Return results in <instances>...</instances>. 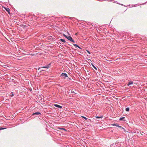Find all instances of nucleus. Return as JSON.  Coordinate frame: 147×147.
<instances>
[{
    "instance_id": "nucleus-18",
    "label": "nucleus",
    "mask_w": 147,
    "mask_h": 147,
    "mask_svg": "<svg viewBox=\"0 0 147 147\" xmlns=\"http://www.w3.org/2000/svg\"><path fill=\"white\" fill-rule=\"evenodd\" d=\"M51 65V63H50L47 65L49 67V68L50 67Z\"/></svg>"
},
{
    "instance_id": "nucleus-26",
    "label": "nucleus",
    "mask_w": 147,
    "mask_h": 147,
    "mask_svg": "<svg viewBox=\"0 0 147 147\" xmlns=\"http://www.w3.org/2000/svg\"><path fill=\"white\" fill-rule=\"evenodd\" d=\"M36 19L37 20H38V19L39 18V17H36Z\"/></svg>"
},
{
    "instance_id": "nucleus-1",
    "label": "nucleus",
    "mask_w": 147,
    "mask_h": 147,
    "mask_svg": "<svg viewBox=\"0 0 147 147\" xmlns=\"http://www.w3.org/2000/svg\"><path fill=\"white\" fill-rule=\"evenodd\" d=\"M66 38L69 40L73 42H75V41L70 36H68L67 37H66Z\"/></svg>"
},
{
    "instance_id": "nucleus-10",
    "label": "nucleus",
    "mask_w": 147,
    "mask_h": 147,
    "mask_svg": "<svg viewBox=\"0 0 147 147\" xmlns=\"http://www.w3.org/2000/svg\"><path fill=\"white\" fill-rule=\"evenodd\" d=\"M75 91H76V90L72 89L71 90V93H74V94H76V93H75Z\"/></svg>"
},
{
    "instance_id": "nucleus-2",
    "label": "nucleus",
    "mask_w": 147,
    "mask_h": 147,
    "mask_svg": "<svg viewBox=\"0 0 147 147\" xmlns=\"http://www.w3.org/2000/svg\"><path fill=\"white\" fill-rule=\"evenodd\" d=\"M53 105L56 107L58 108H59L60 109H62V106H60L56 104H54Z\"/></svg>"
},
{
    "instance_id": "nucleus-6",
    "label": "nucleus",
    "mask_w": 147,
    "mask_h": 147,
    "mask_svg": "<svg viewBox=\"0 0 147 147\" xmlns=\"http://www.w3.org/2000/svg\"><path fill=\"white\" fill-rule=\"evenodd\" d=\"M41 114L39 113V112H35V113H33L32 115H41Z\"/></svg>"
},
{
    "instance_id": "nucleus-5",
    "label": "nucleus",
    "mask_w": 147,
    "mask_h": 147,
    "mask_svg": "<svg viewBox=\"0 0 147 147\" xmlns=\"http://www.w3.org/2000/svg\"><path fill=\"white\" fill-rule=\"evenodd\" d=\"M4 8L5 10L8 12V13L10 14V9L8 8L5 7Z\"/></svg>"
},
{
    "instance_id": "nucleus-24",
    "label": "nucleus",
    "mask_w": 147,
    "mask_h": 147,
    "mask_svg": "<svg viewBox=\"0 0 147 147\" xmlns=\"http://www.w3.org/2000/svg\"><path fill=\"white\" fill-rule=\"evenodd\" d=\"M63 35L64 36H65L66 38V37H67V36H66L65 34H63Z\"/></svg>"
},
{
    "instance_id": "nucleus-23",
    "label": "nucleus",
    "mask_w": 147,
    "mask_h": 147,
    "mask_svg": "<svg viewBox=\"0 0 147 147\" xmlns=\"http://www.w3.org/2000/svg\"><path fill=\"white\" fill-rule=\"evenodd\" d=\"M103 117L102 115H101L100 116H99V117L100 118H102Z\"/></svg>"
},
{
    "instance_id": "nucleus-22",
    "label": "nucleus",
    "mask_w": 147,
    "mask_h": 147,
    "mask_svg": "<svg viewBox=\"0 0 147 147\" xmlns=\"http://www.w3.org/2000/svg\"><path fill=\"white\" fill-rule=\"evenodd\" d=\"M68 17L69 18V19L71 20H72V19H73L75 18H72V17Z\"/></svg>"
},
{
    "instance_id": "nucleus-3",
    "label": "nucleus",
    "mask_w": 147,
    "mask_h": 147,
    "mask_svg": "<svg viewBox=\"0 0 147 147\" xmlns=\"http://www.w3.org/2000/svg\"><path fill=\"white\" fill-rule=\"evenodd\" d=\"M61 76L64 77L65 78L68 77L67 74L65 73H62L61 74Z\"/></svg>"
},
{
    "instance_id": "nucleus-11",
    "label": "nucleus",
    "mask_w": 147,
    "mask_h": 147,
    "mask_svg": "<svg viewBox=\"0 0 147 147\" xmlns=\"http://www.w3.org/2000/svg\"><path fill=\"white\" fill-rule=\"evenodd\" d=\"M125 117H121V118H120V119H119V120L120 121H125Z\"/></svg>"
},
{
    "instance_id": "nucleus-16",
    "label": "nucleus",
    "mask_w": 147,
    "mask_h": 147,
    "mask_svg": "<svg viewBox=\"0 0 147 147\" xmlns=\"http://www.w3.org/2000/svg\"><path fill=\"white\" fill-rule=\"evenodd\" d=\"M125 110L126 111H129V107L126 108L125 109Z\"/></svg>"
},
{
    "instance_id": "nucleus-20",
    "label": "nucleus",
    "mask_w": 147,
    "mask_h": 147,
    "mask_svg": "<svg viewBox=\"0 0 147 147\" xmlns=\"http://www.w3.org/2000/svg\"><path fill=\"white\" fill-rule=\"evenodd\" d=\"M20 26L23 28H25V25H20Z\"/></svg>"
},
{
    "instance_id": "nucleus-9",
    "label": "nucleus",
    "mask_w": 147,
    "mask_h": 147,
    "mask_svg": "<svg viewBox=\"0 0 147 147\" xmlns=\"http://www.w3.org/2000/svg\"><path fill=\"white\" fill-rule=\"evenodd\" d=\"M112 125L113 126H116L118 127H119V126L118 124L117 123H113L112 124Z\"/></svg>"
},
{
    "instance_id": "nucleus-28",
    "label": "nucleus",
    "mask_w": 147,
    "mask_h": 147,
    "mask_svg": "<svg viewBox=\"0 0 147 147\" xmlns=\"http://www.w3.org/2000/svg\"><path fill=\"white\" fill-rule=\"evenodd\" d=\"M95 117L96 118H98V119L100 118L99 116H96V117Z\"/></svg>"
},
{
    "instance_id": "nucleus-19",
    "label": "nucleus",
    "mask_w": 147,
    "mask_h": 147,
    "mask_svg": "<svg viewBox=\"0 0 147 147\" xmlns=\"http://www.w3.org/2000/svg\"><path fill=\"white\" fill-rule=\"evenodd\" d=\"M92 64V65L93 66V67L95 69H96V70H97V69Z\"/></svg>"
},
{
    "instance_id": "nucleus-33",
    "label": "nucleus",
    "mask_w": 147,
    "mask_h": 147,
    "mask_svg": "<svg viewBox=\"0 0 147 147\" xmlns=\"http://www.w3.org/2000/svg\"><path fill=\"white\" fill-rule=\"evenodd\" d=\"M51 39V40H54V39L53 38H52V39ZM54 39H55L54 38Z\"/></svg>"
},
{
    "instance_id": "nucleus-4",
    "label": "nucleus",
    "mask_w": 147,
    "mask_h": 147,
    "mask_svg": "<svg viewBox=\"0 0 147 147\" xmlns=\"http://www.w3.org/2000/svg\"><path fill=\"white\" fill-rule=\"evenodd\" d=\"M81 117L82 118L84 119L85 120H87V121L88 122H89V121H91V120L90 119H89L87 118L86 117H84V116H81Z\"/></svg>"
},
{
    "instance_id": "nucleus-8",
    "label": "nucleus",
    "mask_w": 147,
    "mask_h": 147,
    "mask_svg": "<svg viewBox=\"0 0 147 147\" xmlns=\"http://www.w3.org/2000/svg\"><path fill=\"white\" fill-rule=\"evenodd\" d=\"M133 82L132 81H130L128 82V84H127V86H129L130 85H131L133 84Z\"/></svg>"
},
{
    "instance_id": "nucleus-31",
    "label": "nucleus",
    "mask_w": 147,
    "mask_h": 147,
    "mask_svg": "<svg viewBox=\"0 0 147 147\" xmlns=\"http://www.w3.org/2000/svg\"><path fill=\"white\" fill-rule=\"evenodd\" d=\"M118 4H120L121 5H122V6L123 5V4H121L120 3H118Z\"/></svg>"
},
{
    "instance_id": "nucleus-7",
    "label": "nucleus",
    "mask_w": 147,
    "mask_h": 147,
    "mask_svg": "<svg viewBox=\"0 0 147 147\" xmlns=\"http://www.w3.org/2000/svg\"><path fill=\"white\" fill-rule=\"evenodd\" d=\"M119 127L121 129V130H123L124 131H126L125 129L123 127L121 126H119Z\"/></svg>"
},
{
    "instance_id": "nucleus-34",
    "label": "nucleus",
    "mask_w": 147,
    "mask_h": 147,
    "mask_svg": "<svg viewBox=\"0 0 147 147\" xmlns=\"http://www.w3.org/2000/svg\"><path fill=\"white\" fill-rule=\"evenodd\" d=\"M69 79L70 80H71V78H69Z\"/></svg>"
},
{
    "instance_id": "nucleus-14",
    "label": "nucleus",
    "mask_w": 147,
    "mask_h": 147,
    "mask_svg": "<svg viewBox=\"0 0 147 147\" xmlns=\"http://www.w3.org/2000/svg\"><path fill=\"white\" fill-rule=\"evenodd\" d=\"M41 67H42V68H47V69L49 68V67L47 65H46L45 66Z\"/></svg>"
},
{
    "instance_id": "nucleus-17",
    "label": "nucleus",
    "mask_w": 147,
    "mask_h": 147,
    "mask_svg": "<svg viewBox=\"0 0 147 147\" xmlns=\"http://www.w3.org/2000/svg\"><path fill=\"white\" fill-rule=\"evenodd\" d=\"M5 128H3V127H0V130L4 129H5Z\"/></svg>"
},
{
    "instance_id": "nucleus-25",
    "label": "nucleus",
    "mask_w": 147,
    "mask_h": 147,
    "mask_svg": "<svg viewBox=\"0 0 147 147\" xmlns=\"http://www.w3.org/2000/svg\"><path fill=\"white\" fill-rule=\"evenodd\" d=\"M86 51L89 54H90V53L89 51L86 50Z\"/></svg>"
},
{
    "instance_id": "nucleus-21",
    "label": "nucleus",
    "mask_w": 147,
    "mask_h": 147,
    "mask_svg": "<svg viewBox=\"0 0 147 147\" xmlns=\"http://www.w3.org/2000/svg\"><path fill=\"white\" fill-rule=\"evenodd\" d=\"M11 93L12 94H11L10 95V96H11V97H12V96H13L14 95H13V92H12Z\"/></svg>"
},
{
    "instance_id": "nucleus-27",
    "label": "nucleus",
    "mask_w": 147,
    "mask_h": 147,
    "mask_svg": "<svg viewBox=\"0 0 147 147\" xmlns=\"http://www.w3.org/2000/svg\"><path fill=\"white\" fill-rule=\"evenodd\" d=\"M41 68H42L41 67H39L38 68V70H39Z\"/></svg>"
},
{
    "instance_id": "nucleus-35",
    "label": "nucleus",
    "mask_w": 147,
    "mask_h": 147,
    "mask_svg": "<svg viewBox=\"0 0 147 147\" xmlns=\"http://www.w3.org/2000/svg\"><path fill=\"white\" fill-rule=\"evenodd\" d=\"M43 71V70H41L40 71Z\"/></svg>"
},
{
    "instance_id": "nucleus-15",
    "label": "nucleus",
    "mask_w": 147,
    "mask_h": 147,
    "mask_svg": "<svg viewBox=\"0 0 147 147\" xmlns=\"http://www.w3.org/2000/svg\"><path fill=\"white\" fill-rule=\"evenodd\" d=\"M73 45L76 47H78V48H80V47L77 44H73Z\"/></svg>"
},
{
    "instance_id": "nucleus-13",
    "label": "nucleus",
    "mask_w": 147,
    "mask_h": 147,
    "mask_svg": "<svg viewBox=\"0 0 147 147\" xmlns=\"http://www.w3.org/2000/svg\"><path fill=\"white\" fill-rule=\"evenodd\" d=\"M60 41H61L63 42H65V40L62 39H61L60 40H59Z\"/></svg>"
},
{
    "instance_id": "nucleus-29",
    "label": "nucleus",
    "mask_w": 147,
    "mask_h": 147,
    "mask_svg": "<svg viewBox=\"0 0 147 147\" xmlns=\"http://www.w3.org/2000/svg\"><path fill=\"white\" fill-rule=\"evenodd\" d=\"M79 48L80 49V50H82V49L80 48H80Z\"/></svg>"
},
{
    "instance_id": "nucleus-30",
    "label": "nucleus",
    "mask_w": 147,
    "mask_h": 147,
    "mask_svg": "<svg viewBox=\"0 0 147 147\" xmlns=\"http://www.w3.org/2000/svg\"><path fill=\"white\" fill-rule=\"evenodd\" d=\"M27 27V26L26 25H25V28H26Z\"/></svg>"
},
{
    "instance_id": "nucleus-12",
    "label": "nucleus",
    "mask_w": 147,
    "mask_h": 147,
    "mask_svg": "<svg viewBox=\"0 0 147 147\" xmlns=\"http://www.w3.org/2000/svg\"><path fill=\"white\" fill-rule=\"evenodd\" d=\"M58 129H59L63 130H64V131H66V130L65 128H61L60 127H59Z\"/></svg>"
},
{
    "instance_id": "nucleus-32",
    "label": "nucleus",
    "mask_w": 147,
    "mask_h": 147,
    "mask_svg": "<svg viewBox=\"0 0 147 147\" xmlns=\"http://www.w3.org/2000/svg\"><path fill=\"white\" fill-rule=\"evenodd\" d=\"M77 34H78V33H76L75 34V35H77Z\"/></svg>"
}]
</instances>
